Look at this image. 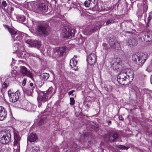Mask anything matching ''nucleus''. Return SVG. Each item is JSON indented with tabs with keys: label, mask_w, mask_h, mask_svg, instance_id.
I'll return each mask as SVG.
<instances>
[{
	"label": "nucleus",
	"mask_w": 152,
	"mask_h": 152,
	"mask_svg": "<svg viewBox=\"0 0 152 152\" xmlns=\"http://www.w3.org/2000/svg\"><path fill=\"white\" fill-rule=\"evenodd\" d=\"M27 6L28 10H33L35 12L39 13L42 12H45L48 10V6L43 3H39L37 5L36 2H29L26 5V6Z\"/></svg>",
	"instance_id": "obj_1"
},
{
	"label": "nucleus",
	"mask_w": 152,
	"mask_h": 152,
	"mask_svg": "<svg viewBox=\"0 0 152 152\" xmlns=\"http://www.w3.org/2000/svg\"><path fill=\"white\" fill-rule=\"evenodd\" d=\"M134 78L132 72L131 75L127 74L126 72H121L118 76L117 81L121 84L124 85H127L131 82Z\"/></svg>",
	"instance_id": "obj_2"
},
{
	"label": "nucleus",
	"mask_w": 152,
	"mask_h": 152,
	"mask_svg": "<svg viewBox=\"0 0 152 152\" xmlns=\"http://www.w3.org/2000/svg\"><path fill=\"white\" fill-rule=\"evenodd\" d=\"M148 55L146 53H140L137 54H133L132 59L135 63L140 66H142L144 63Z\"/></svg>",
	"instance_id": "obj_3"
},
{
	"label": "nucleus",
	"mask_w": 152,
	"mask_h": 152,
	"mask_svg": "<svg viewBox=\"0 0 152 152\" xmlns=\"http://www.w3.org/2000/svg\"><path fill=\"white\" fill-rule=\"evenodd\" d=\"M109 61L112 68L114 70L118 72L122 70V62L119 58H110Z\"/></svg>",
	"instance_id": "obj_4"
},
{
	"label": "nucleus",
	"mask_w": 152,
	"mask_h": 152,
	"mask_svg": "<svg viewBox=\"0 0 152 152\" xmlns=\"http://www.w3.org/2000/svg\"><path fill=\"white\" fill-rule=\"evenodd\" d=\"M11 137L10 132L3 130L0 132V142L2 144H8L11 142Z\"/></svg>",
	"instance_id": "obj_5"
},
{
	"label": "nucleus",
	"mask_w": 152,
	"mask_h": 152,
	"mask_svg": "<svg viewBox=\"0 0 152 152\" xmlns=\"http://www.w3.org/2000/svg\"><path fill=\"white\" fill-rule=\"evenodd\" d=\"M50 27L48 25L42 24L38 25L37 28V32L40 35H45L49 34Z\"/></svg>",
	"instance_id": "obj_6"
},
{
	"label": "nucleus",
	"mask_w": 152,
	"mask_h": 152,
	"mask_svg": "<svg viewBox=\"0 0 152 152\" xmlns=\"http://www.w3.org/2000/svg\"><path fill=\"white\" fill-rule=\"evenodd\" d=\"M8 30L13 41H20L22 38V34L21 32L11 28H9Z\"/></svg>",
	"instance_id": "obj_7"
},
{
	"label": "nucleus",
	"mask_w": 152,
	"mask_h": 152,
	"mask_svg": "<svg viewBox=\"0 0 152 152\" xmlns=\"http://www.w3.org/2000/svg\"><path fill=\"white\" fill-rule=\"evenodd\" d=\"M75 31L74 29H71L67 27H64L62 31L64 36L65 37L71 38L74 36Z\"/></svg>",
	"instance_id": "obj_8"
},
{
	"label": "nucleus",
	"mask_w": 152,
	"mask_h": 152,
	"mask_svg": "<svg viewBox=\"0 0 152 152\" xmlns=\"http://www.w3.org/2000/svg\"><path fill=\"white\" fill-rule=\"evenodd\" d=\"M53 89L52 88L50 87L48 89L46 93H42L41 95L42 97L41 98V100L42 102H44L51 97Z\"/></svg>",
	"instance_id": "obj_9"
},
{
	"label": "nucleus",
	"mask_w": 152,
	"mask_h": 152,
	"mask_svg": "<svg viewBox=\"0 0 152 152\" xmlns=\"http://www.w3.org/2000/svg\"><path fill=\"white\" fill-rule=\"evenodd\" d=\"M14 146L15 147H17L15 152H20V137L16 133H14Z\"/></svg>",
	"instance_id": "obj_10"
},
{
	"label": "nucleus",
	"mask_w": 152,
	"mask_h": 152,
	"mask_svg": "<svg viewBox=\"0 0 152 152\" xmlns=\"http://www.w3.org/2000/svg\"><path fill=\"white\" fill-rule=\"evenodd\" d=\"M96 56L94 53H92L87 57V60L88 63L90 65L94 64L96 61Z\"/></svg>",
	"instance_id": "obj_11"
},
{
	"label": "nucleus",
	"mask_w": 152,
	"mask_h": 152,
	"mask_svg": "<svg viewBox=\"0 0 152 152\" xmlns=\"http://www.w3.org/2000/svg\"><path fill=\"white\" fill-rule=\"evenodd\" d=\"M101 25L96 26L92 27H87L85 29V32L87 35H90L94 31L99 30L101 28Z\"/></svg>",
	"instance_id": "obj_12"
},
{
	"label": "nucleus",
	"mask_w": 152,
	"mask_h": 152,
	"mask_svg": "<svg viewBox=\"0 0 152 152\" xmlns=\"http://www.w3.org/2000/svg\"><path fill=\"white\" fill-rule=\"evenodd\" d=\"M25 41L26 43L31 46L35 47L38 49L40 48L41 45L40 42L37 40H32L30 39H28Z\"/></svg>",
	"instance_id": "obj_13"
},
{
	"label": "nucleus",
	"mask_w": 152,
	"mask_h": 152,
	"mask_svg": "<svg viewBox=\"0 0 152 152\" xmlns=\"http://www.w3.org/2000/svg\"><path fill=\"white\" fill-rule=\"evenodd\" d=\"M110 47L113 49H118L120 47L119 44L117 42L114 38L110 37L108 42Z\"/></svg>",
	"instance_id": "obj_14"
},
{
	"label": "nucleus",
	"mask_w": 152,
	"mask_h": 152,
	"mask_svg": "<svg viewBox=\"0 0 152 152\" xmlns=\"http://www.w3.org/2000/svg\"><path fill=\"white\" fill-rule=\"evenodd\" d=\"M12 95L10 99V101L12 102H15L19 99L20 94L18 91L15 93H12Z\"/></svg>",
	"instance_id": "obj_15"
},
{
	"label": "nucleus",
	"mask_w": 152,
	"mask_h": 152,
	"mask_svg": "<svg viewBox=\"0 0 152 152\" xmlns=\"http://www.w3.org/2000/svg\"><path fill=\"white\" fill-rule=\"evenodd\" d=\"M20 72L23 76H26L30 78L32 77L31 73L24 66L21 67Z\"/></svg>",
	"instance_id": "obj_16"
},
{
	"label": "nucleus",
	"mask_w": 152,
	"mask_h": 152,
	"mask_svg": "<svg viewBox=\"0 0 152 152\" xmlns=\"http://www.w3.org/2000/svg\"><path fill=\"white\" fill-rule=\"evenodd\" d=\"M7 112L2 106H0V120L3 121L7 116Z\"/></svg>",
	"instance_id": "obj_17"
},
{
	"label": "nucleus",
	"mask_w": 152,
	"mask_h": 152,
	"mask_svg": "<svg viewBox=\"0 0 152 152\" xmlns=\"http://www.w3.org/2000/svg\"><path fill=\"white\" fill-rule=\"evenodd\" d=\"M126 45L132 47L134 45H136L137 43V41L136 40L133 38L129 39L126 42Z\"/></svg>",
	"instance_id": "obj_18"
},
{
	"label": "nucleus",
	"mask_w": 152,
	"mask_h": 152,
	"mask_svg": "<svg viewBox=\"0 0 152 152\" xmlns=\"http://www.w3.org/2000/svg\"><path fill=\"white\" fill-rule=\"evenodd\" d=\"M77 63V61L74 58V57L70 61L69 65L71 68L75 71L77 70L78 68L77 66H76Z\"/></svg>",
	"instance_id": "obj_19"
},
{
	"label": "nucleus",
	"mask_w": 152,
	"mask_h": 152,
	"mask_svg": "<svg viewBox=\"0 0 152 152\" xmlns=\"http://www.w3.org/2000/svg\"><path fill=\"white\" fill-rule=\"evenodd\" d=\"M118 133L115 132H112L109 135V139L111 141H113L115 139L118 138Z\"/></svg>",
	"instance_id": "obj_20"
},
{
	"label": "nucleus",
	"mask_w": 152,
	"mask_h": 152,
	"mask_svg": "<svg viewBox=\"0 0 152 152\" xmlns=\"http://www.w3.org/2000/svg\"><path fill=\"white\" fill-rule=\"evenodd\" d=\"M34 87L31 88L29 87L23 89L24 93L28 96H31L33 91Z\"/></svg>",
	"instance_id": "obj_21"
},
{
	"label": "nucleus",
	"mask_w": 152,
	"mask_h": 152,
	"mask_svg": "<svg viewBox=\"0 0 152 152\" xmlns=\"http://www.w3.org/2000/svg\"><path fill=\"white\" fill-rule=\"evenodd\" d=\"M37 137L35 134L31 133L28 137L27 140L30 142L35 141L37 139Z\"/></svg>",
	"instance_id": "obj_22"
},
{
	"label": "nucleus",
	"mask_w": 152,
	"mask_h": 152,
	"mask_svg": "<svg viewBox=\"0 0 152 152\" xmlns=\"http://www.w3.org/2000/svg\"><path fill=\"white\" fill-rule=\"evenodd\" d=\"M49 76V74L47 73H44L41 74L40 76V79L43 81H45L47 80Z\"/></svg>",
	"instance_id": "obj_23"
},
{
	"label": "nucleus",
	"mask_w": 152,
	"mask_h": 152,
	"mask_svg": "<svg viewBox=\"0 0 152 152\" xmlns=\"http://www.w3.org/2000/svg\"><path fill=\"white\" fill-rule=\"evenodd\" d=\"M148 6L146 2L144 1L142 4L141 10H142L143 12H146L148 10Z\"/></svg>",
	"instance_id": "obj_24"
},
{
	"label": "nucleus",
	"mask_w": 152,
	"mask_h": 152,
	"mask_svg": "<svg viewBox=\"0 0 152 152\" xmlns=\"http://www.w3.org/2000/svg\"><path fill=\"white\" fill-rule=\"evenodd\" d=\"M140 39L141 40L144 42H148V39H147V36L146 33H142L141 34V37H140Z\"/></svg>",
	"instance_id": "obj_25"
},
{
	"label": "nucleus",
	"mask_w": 152,
	"mask_h": 152,
	"mask_svg": "<svg viewBox=\"0 0 152 152\" xmlns=\"http://www.w3.org/2000/svg\"><path fill=\"white\" fill-rule=\"evenodd\" d=\"M148 42L152 40V31H149L146 33Z\"/></svg>",
	"instance_id": "obj_26"
},
{
	"label": "nucleus",
	"mask_w": 152,
	"mask_h": 152,
	"mask_svg": "<svg viewBox=\"0 0 152 152\" xmlns=\"http://www.w3.org/2000/svg\"><path fill=\"white\" fill-rule=\"evenodd\" d=\"M46 121L47 119L46 117L42 118L39 121L37 124L39 126L42 125L46 122Z\"/></svg>",
	"instance_id": "obj_27"
},
{
	"label": "nucleus",
	"mask_w": 152,
	"mask_h": 152,
	"mask_svg": "<svg viewBox=\"0 0 152 152\" xmlns=\"http://www.w3.org/2000/svg\"><path fill=\"white\" fill-rule=\"evenodd\" d=\"M152 18V12H151L149 13L147 19V23L146 24V26H149V23L150 22Z\"/></svg>",
	"instance_id": "obj_28"
},
{
	"label": "nucleus",
	"mask_w": 152,
	"mask_h": 152,
	"mask_svg": "<svg viewBox=\"0 0 152 152\" xmlns=\"http://www.w3.org/2000/svg\"><path fill=\"white\" fill-rule=\"evenodd\" d=\"M115 22V19L113 18H112L108 19L106 22V25L108 26L109 24L113 23Z\"/></svg>",
	"instance_id": "obj_29"
},
{
	"label": "nucleus",
	"mask_w": 152,
	"mask_h": 152,
	"mask_svg": "<svg viewBox=\"0 0 152 152\" xmlns=\"http://www.w3.org/2000/svg\"><path fill=\"white\" fill-rule=\"evenodd\" d=\"M44 83V81L41 80L40 79L39 81H37L36 84L37 86L39 87H41Z\"/></svg>",
	"instance_id": "obj_30"
},
{
	"label": "nucleus",
	"mask_w": 152,
	"mask_h": 152,
	"mask_svg": "<svg viewBox=\"0 0 152 152\" xmlns=\"http://www.w3.org/2000/svg\"><path fill=\"white\" fill-rule=\"evenodd\" d=\"M17 19L18 21L20 23L24 22L26 20V18L24 16H19Z\"/></svg>",
	"instance_id": "obj_31"
},
{
	"label": "nucleus",
	"mask_w": 152,
	"mask_h": 152,
	"mask_svg": "<svg viewBox=\"0 0 152 152\" xmlns=\"http://www.w3.org/2000/svg\"><path fill=\"white\" fill-rule=\"evenodd\" d=\"M58 49L59 50L58 51L61 53V54H62V56L66 50V48L64 47H60L58 48Z\"/></svg>",
	"instance_id": "obj_32"
},
{
	"label": "nucleus",
	"mask_w": 152,
	"mask_h": 152,
	"mask_svg": "<svg viewBox=\"0 0 152 152\" xmlns=\"http://www.w3.org/2000/svg\"><path fill=\"white\" fill-rule=\"evenodd\" d=\"M78 149V148H77V145L76 144H74L73 147L70 149V151L74 152L75 151L77 150Z\"/></svg>",
	"instance_id": "obj_33"
},
{
	"label": "nucleus",
	"mask_w": 152,
	"mask_h": 152,
	"mask_svg": "<svg viewBox=\"0 0 152 152\" xmlns=\"http://www.w3.org/2000/svg\"><path fill=\"white\" fill-rule=\"evenodd\" d=\"M89 135V134H88V133H87L86 134H84V135L83 136H82L80 139V142L81 143H82L83 142L82 141V140L83 139V138L86 139V138Z\"/></svg>",
	"instance_id": "obj_34"
},
{
	"label": "nucleus",
	"mask_w": 152,
	"mask_h": 152,
	"mask_svg": "<svg viewBox=\"0 0 152 152\" xmlns=\"http://www.w3.org/2000/svg\"><path fill=\"white\" fill-rule=\"evenodd\" d=\"M33 152H37L39 150L40 148L39 146H35L33 147L32 148Z\"/></svg>",
	"instance_id": "obj_35"
},
{
	"label": "nucleus",
	"mask_w": 152,
	"mask_h": 152,
	"mask_svg": "<svg viewBox=\"0 0 152 152\" xmlns=\"http://www.w3.org/2000/svg\"><path fill=\"white\" fill-rule=\"evenodd\" d=\"M118 147L120 149L122 150H127L129 148V147H126L124 146L121 145H118Z\"/></svg>",
	"instance_id": "obj_36"
},
{
	"label": "nucleus",
	"mask_w": 152,
	"mask_h": 152,
	"mask_svg": "<svg viewBox=\"0 0 152 152\" xmlns=\"http://www.w3.org/2000/svg\"><path fill=\"white\" fill-rule=\"evenodd\" d=\"M58 50H59L58 48L56 50V51L55 52L56 55L58 56H62V54H61V53L60 52H59V51H58Z\"/></svg>",
	"instance_id": "obj_37"
},
{
	"label": "nucleus",
	"mask_w": 152,
	"mask_h": 152,
	"mask_svg": "<svg viewBox=\"0 0 152 152\" xmlns=\"http://www.w3.org/2000/svg\"><path fill=\"white\" fill-rule=\"evenodd\" d=\"M70 104L72 105H73L75 103V101L73 98L71 97L70 98Z\"/></svg>",
	"instance_id": "obj_38"
},
{
	"label": "nucleus",
	"mask_w": 152,
	"mask_h": 152,
	"mask_svg": "<svg viewBox=\"0 0 152 152\" xmlns=\"http://www.w3.org/2000/svg\"><path fill=\"white\" fill-rule=\"evenodd\" d=\"M147 70L149 72L152 71V65H150L147 68Z\"/></svg>",
	"instance_id": "obj_39"
},
{
	"label": "nucleus",
	"mask_w": 152,
	"mask_h": 152,
	"mask_svg": "<svg viewBox=\"0 0 152 152\" xmlns=\"http://www.w3.org/2000/svg\"><path fill=\"white\" fill-rule=\"evenodd\" d=\"M29 55L30 56H32L35 57H37V55L35 53H33L32 52H30L28 53Z\"/></svg>",
	"instance_id": "obj_40"
},
{
	"label": "nucleus",
	"mask_w": 152,
	"mask_h": 152,
	"mask_svg": "<svg viewBox=\"0 0 152 152\" xmlns=\"http://www.w3.org/2000/svg\"><path fill=\"white\" fill-rule=\"evenodd\" d=\"M2 6L4 7H5L7 6V3L6 2V1H3L2 2Z\"/></svg>",
	"instance_id": "obj_41"
},
{
	"label": "nucleus",
	"mask_w": 152,
	"mask_h": 152,
	"mask_svg": "<svg viewBox=\"0 0 152 152\" xmlns=\"http://www.w3.org/2000/svg\"><path fill=\"white\" fill-rule=\"evenodd\" d=\"M85 6L86 7H88L89 6V3L88 1H85L84 3Z\"/></svg>",
	"instance_id": "obj_42"
},
{
	"label": "nucleus",
	"mask_w": 152,
	"mask_h": 152,
	"mask_svg": "<svg viewBox=\"0 0 152 152\" xmlns=\"http://www.w3.org/2000/svg\"><path fill=\"white\" fill-rule=\"evenodd\" d=\"M26 78H24L23 80L22 85L23 86H25L26 85Z\"/></svg>",
	"instance_id": "obj_43"
},
{
	"label": "nucleus",
	"mask_w": 152,
	"mask_h": 152,
	"mask_svg": "<svg viewBox=\"0 0 152 152\" xmlns=\"http://www.w3.org/2000/svg\"><path fill=\"white\" fill-rule=\"evenodd\" d=\"M75 90H72L70 91H69V92H68V94L69 95H71L72 94H73V93L75 91Z\"/></svg>",
	"instance_id": "obj_44"
},
{
	"label": "nucleus",
	"mask_w": 152,
	"mask_h": 152,
	"mask_svg": "<svg viewBox=\"0 0 152 152\" xmlns=\"http://www.w3.org/2000/svg\"><path fill=\"white\" fill-rule=\"evenodd\" d=\"M8 95H9V96L10 97H10L12 95V93H11V91H8Z\"/></svg>",
	"instance_id": "obj_45"
},
{
	"label": "nucleus",
	"mask_w": 152,
	"mask_h": 152,
	"mask_svg": "<svg viewBox=\"0 0 152 152\" xmlns=\"http://www.w3.org/2000/svg\"><path fill=\"white\" fill-rule=\"evenodd\" d=\"M29 85L31 87V88H32V87H34V88H35V87L34 86H33L34 85L32 83H30L29 84Z\"/></svg>",
	"instance_id": "obj_46"
},
{
	"label": "nucleus",
	"mask_w": 152,
	"mask_h": 152,
	"mask_svg": "<svg viewBox=\"0 0 152 152\" xmlns=\"http://www.w3.org/2000/svg\"><path fill=\"white\" fill-rule=\"evenodd\" d=\"M10 8H11L10 10V11H9V10H8L9 12H10L11 11H12L14 10L13 8L11 7H10Z\"/></svg>",
	"instance_id": "obj_47"
},
{
	"label": "nucleus",
	"mask_w": 152,
	"mask_h": 152,
	"mask_svg": "<svg viewBox=\"0 0 152 152\" xmlns=\"http://www.w3.org/2000/svg\"><path fill=\"white\" fill-rule=\"evenodd\" d=\"M119 119L121 120H124V119L122 116H120L119 117Z\"/></svg>",
	"instance_id": "obj_48"
},
{
	"label": "nucleus",
	"mask_w": 152,
	"mask_h": 152,
	"mask_svg": "<svg viewBox=\"0 0 152 152\" xmlns=\"http://www.w3.org/2000/svg\"><path fill=\"white\" fill-rule=\"evenodd\" d=\"M111 124V121H109L108 122V124L109 125H110Z\"/></svg>",
	"instance_id": "obj_49"
},
{
	"label": "nucleus",
	"mask_w": 152,
	"mask_h": 152,
	"mask_svg": "<svg viewBox=\"0 0 152 152\" xmlns=\"http://www.w3.org/2000/svg\"><path fill=\"white\" fill-rule=\"evenodd\" d=\"M98 128L97 127H96V128H95V129H94V130H95V131H97V130H98Z\"/></svg>",
	"instance_id": "obj_50"
},
{
	"label": "nucleus",
	"mask_w": 152,
	"mask_h": 152,
	"mask_svg": "<svg viewBox=\"0 0 152 152\" xmlns=\"http://www.w3.org/2000/svg\"><path fill=\"white\" fill-rule=\"evenodd\" d=\"M3 85H4L5 86H7V84L5 83L4 82L3 83Z\"/></svg>",
	"instance_id": "obj_51"
},
{
	"label": "nucleus",
	"mask_w": 152,
	"mask_h": 152,
	"mask_svg": "<svg viewBox=\"0 0 152 152\" xmlns=\"http://www.w3.org/2000/svg\"><path fill=\"white\" fill-rule=\"evenodd\" d=\"M104 49H105V50H107V49H108V48L107 47H106V46H104Z\"/></svg>",
	"instance_id": "obj_52"
},
{
	"label": "nucleus",
	"mask_w": 152,
	"mask_h": 152,
	"mask_svg": "<svg viewBox=\"0 0 152 152\" xmlns=\"http://www.w3.org/2000/svg\"><path fill=\"white\" fill-rule=\"evenodd\" d=\"M41 104H38V107H40V106H41Z\"/></svg>",
	"instance_id": "obj_53"
},
{
	"label": "nucleus",
	"mask_w": 152,
	"mask_h": 152,
	"mask_svg": "<svg viewBox=\"0 0 152 152\" xmlns=\"http://www.w3.org/2000/svg\"><path fill=\"white\" fill-rule=\"evenodd\" d=\"M47 52H48V53L49 54V53H50V52L49 51V50H47Z\"/></svg>",
	"instance_id": "obj_54"
},
{
	"label": "nucleus",
	"mask_w": 152,
	"mask_h": 152,
	"mask_svg": "<svg viewBox=\"0 0 152 152\" xmlns=\"http://www.w3.org/2000/svg\"><path fill=\"white\" fill-rule=\"evenodd\" d=\"M12 75L13 77H14L15 76V74H12Z\"/></svg>",
	"instance_id": "obj_55"
},
{
	"label": "nucleus",
	"mask_w": 152,
	"mask_h": 152,
	"mask_svg": "<svg viewBox=\"0 0 152 152\" xmlns=\"http://www.w3.org/2000/svg\"><path fill=\"white\" fill-rule=\"evenodd\" d=\"M74 57H75V58L77 57V56H74Z\"/></svg>",
	"instance_id": "obj_56"
},
{
	"label": "nucleus",
	"mask_w": 152,
	"mask_h": 152,
	"mask_svg": "<svg viewBox=\"0 0 152 152\" xmlns=\"http://www.w3.org/2000/svg\"><path fill=\"white\" fill-rule=\"evenodd\" d=\"M151 143L152 144V140H151Z\"/></svg>",
	"instance_id": "obj_57"
},
{
	"label": "nucleus",
	"mask_w": 152,
	"mask_h": 152,
	"mask_svg": "<svg viewBox=\"0 0 152 152\" xmlns=\"http://www.w3.org/2000/svg\"><path fill=\"white\" fill-rule=\"evenodd\" d=\"M88 0L89 1H91V0Z\"/></svg>",
	"instance_id": "obj_58"
},
{
	"label": "nucleus",
	"mask_w": 152,
	"mask_h": 152,
	"mask_svg": "<svg viewBox=\"0 0 152 152\" xmlns=\"http://www.w3.org/2000/svg\"><path fill=\"white\" fill-rule=\"evenodd\" d=\"M14 72V73H15V71H14V72Z\"/></svg>",
	"instance_id": "obj_59"
},
{
	"label": "nucleus",
	"mask_w": 152,
	"mask_h": 152,
	"mask_svg": "<svg viewBox=\"0 0 152 152\" xmlns=\"http://www.w3.org/2000/svg\"><path fill=\"white\" fill-rule=\"evenodd\" d=\"M65 151V152H66V151H67V150L66 151Z\"/></svg>",
	"instance_id": "obj_60"
},
{
	"label": "nucleus",
	"mask_w": 152,
	"mask_h": 152,
	"mask_svg": "<svg viewBox=\"0 0 152 152\" xmlns=\"http://www.w3.org/2000/svg\"><path fill=\"white\" fill-rule=\"evenodd\" d=\"M0 152H1L0 151Z\"/></svg>",
	"instance_id": "obj_61"
}]
</instances>
